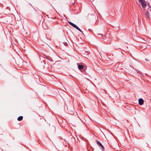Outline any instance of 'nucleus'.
Here are the masks:
<instances>
[{"instance_id": "f257e3e1", "label": "nucleus", "mask_w": 151, "mask_h": 151, "mask_svg": "<svg viewBox=\"0 0 151 151\" xmlns=\"http://www.w3.org/2000/svg\"><path fill=\"white\" fill-rule=\"evenodd\" d=\"M151 8L148 6L146 7L143 9V10L145 14V15L148 17L150 16V14L151 12Z\"/></svg>"}, {"instance_id": "f03ea898", "label": "nucleus", "mask_w": 151, "mask_h": 151, "mask_svg": "<svg viewBox=\"0 0 151 151\" xmlns=\"http://www.w3.org/2000/svg\"><path fill=\"white\" fill-rule=\"evenodd\" d=\"M139 3L141 4L143 9L147 7L148 5H147L146 3L144 0H138Z\"/></svg>"}, {"instance_id": "7ed1b4c3", "label": "nucleus", "mask_w": 151, "mask_h": 151, "mask_svg": "<svg viewBox=\"0 0 151 151\" xmlns=\"http://www.w3.org/2000/svg\"><path fill=\"white\" fill-rule=\"evenodd\" d=\"M71 105L72 108L71 109H69V110H68V111L69 114L73 115L74 113L73 111V110H74L73 108V105L71 104Z\"/></svg>"}, {"instance_id": "20e7f679", "label": "nucleus", "mask_w": 151, "mask_h": 151, "mask_svg": "<svg viewBox=\"0 0 151 151\" xmlns=\"http://www.w3.org/2000/svg\"><path fill=\"white\" fill-rule=\"evenodd\" d=\"M144 101L141 98L139 99V105H141L143 104Z\"/></svg>"}, {"instance_id": "39448f33", "label": "nucleus", "mask_w": 151, "mask_h": 151, "mask_svg": "<svg viewBox=\"0 0 151 151\" xmlns=\"http://www.w3.org/2000/svg\"><path fill=\"white\" fill-rule=\"evenodd\" d=\"M78 68L79 70L82 69L83 68V66L82 65H79V63L77 64Z\"/></svg>"}, {"instance_id": "423d86ee", "label": "nucleus", "mask_w": 151, "mask_h": 151, "mask_svg": "<svg viewBox=\"0 0 151 151\" xmlns=\"http://www.w3.org/2000/svg\"><path fill=\"white\" fill-rule=\"evenodd\" d=\"M42 27H43V28L44 29H48V28H49V27H48L47 25L46 24H45V23L44 24H43Z\"/></svg>"}, {"instance_id": "0eeeda50", "label": "nucleus", "mask_w": 151, "mask_h": 151, "mask_svg": "<svg viewBox=\"0 0 151 151\" xmlns=\"http://www.w3.org/2000/svg\"><path fill=\"white\" fill-rule=\"evenodd\" d=\"M45 58L48 60L52 62L53 61V60H52V58L48 56H46Z\"/></svg>"}, {"instance_id": "6e6552de", "label": "nucleus", "mask_w": 151, "mask_h": 151, "mask_svg": "<svg viewBox=\"0 0 151 151\" xmlns=\"http://www.w3.org/2000/svg\"><path fill=\"white\" fill-rule=\"evenodd\" d=\"M68 23L71 26L73 27L74 28H76V24H75L69 21L68 22Z\"/></svg>"}, {"instance_id": "1a4fd4ad", "label": "nucleus", "mask_w": 151, "mask_h": 151, "mask_svg": "<svg viewBox=\"0 0 151 151\" xmlns=\"http://www.w3.org/2000/svg\"><path fill=\"white\" fill-rule=\"evenodd\" d=\"M76 29H77L78 30H79L80 32V34L83 35V33L82 31L81 30V29L76 25Z\"/></svg>"}, {"instance_id": "9d476101", "label": "nucleus", "mask_w": 151, "mask_h": 151, "mask_svg": "<svg viewBox=\"0 0 151 151\" xmlns=\"http://www.w3.org/2000/svg\"><path fill=\"white\" fill-rule=\"evenodd\" d=\"M23 117L22 116H20L18 117L17 118V120L19 121H21L23 119Z\"/></svg>"}, {"instance_id": "9b49d317", "label": "nucleus", "mask_w": 151, "mask_h": 151, "mask_svg": "<svg viewBox=\"0 0 151 151\" xmlns=\"http://www.w3.org/2000/svg\"><path fill=\"white\" fill-rule=\"evenodd\" d=\"M97 144L100 146L101 147H102V149H103L104 148L103 146L101 144V143L99 142V141H97Z\"/></svg>"}, {"instance_id": "f8f14e48", "label": "nucleus", "mask_w": 151, "mask_h": 151, "mask_svg": "<svg viewBox=\"0 0 151 151\" xmlns=\"http://www.w3.org/2000/svg\"><path fill=\"white\" fill-rule=\"evenodd\" d=\"M46 16L47 17H48V21L49 22H52V21L51 20H50V19H54V18H50V17H49L48 16V15H46Z\"/></svg>"}, {"instance_id": "ddd939ff", "label": "nucleus", "mask_w": 151, "mask_h": 151, "mask_svg": "<svg viewBox=\"0 0 151 151\" xmlns=\"http://www.w3.org/2000/svg\"><path fill=\"white\" fill-rule=\"evenodd\" d=\"M63 43L64 45L65 46H67L68 45V43L66 42H63Z\"/></svg>"}, {"instance_id": "4468645a", "label": "nucleus", "mask_w": 151, "mask_h": 151, "mask_svg": "<svg viewBox=\"0 0 151 151\" xmlns=\"http://www.w3.org/2000/svg\"><path fill=\"white\" fill-rule=\"evenodd\" d=\"M70 137L71 138H72V137H73V138H74V139L75 141H76V139H75V138L72 135H70Z\"/></svg>"}, {"instance_id": "2eb2a0df", "label": "nucleus", "mask_w": 151, "mask_h": 151, "mask_svg": "<svg viewBox=\"0 0 151 151\" xmlns=\"http://www.w3.org/2000/svg\"><path fill=\"white\" fill-rule=\"evenodd\" d=\"M33 9H34V10L35 11H36V12H37V10L36 9V8H35L34 7H33ZM37 9H38L37 8Z\"/></svg>"}, {"instance_id": "dca6fc26", "label": "nucleus", "mask_w": 151, "mask_h": 151, "mask_svg": "<svg viewBox=\"0 0 151 151\" xmlns=\"http://www.w3.org/2000/svg\"><path fill=\"white\" fill-rule=\"evenodd\" d=\"M141 41L143 42L144 43H145V42L144 41H145V40H142Z\"/></svg>"}, {"instance_id": "f3484780", "label": "nucleus", "mask_w": 151, "mask_h": 151, "mask_svg": "<svg viewBox=\"0 0 151 151\" xmlns=\"http://www.w3.org/2000/svg\"><path fill=\"white\" fill-rule=\"evenodd\" d=\"M29 4L32 7H33L34 6H32V5L30 3H29Z\"/></svg>"}, {"instance_id": "a211bd4d", "label": "nucleus", "mask_w": 151, "mask_h": 151, "mask_svg": "<svg viewBox=\"0 0 151 151\" xmlns=\"http://www.w3.org/2000/svg\"><path fill=\"white\" fill-rule=\"evenodd\" d=\"M9 8V7H6V9H8Z\"/></svg>"}, {"instance_id": "6ab92c4d", "label": "nucleus", "mask_w": 151, "mask_h": 151, "mask_svg": "<svg viewBox=\"0 0 151 151\" xmlns=\"http://www.w3.org/2000/svg\"><path fill=\"white\" fill-rule=\"evenodd\" d=\"M60 139H63L61 137H60Z\"/></svg>"}, {"instance_id": "aec40b11", "label": "nucleus", "mask_w": 151, "mask_h": 151, "mask_svg": "<svg viewBox=\"0 0 151 151\" xmlns=\"http://www.w3.org/2000/svg\"><path fill=\"white\" fill-rule=\"evenodd\" d=\"M74 2H75V1H74ZM74 4H75V2H74V3H73V4L74 5Z\"/></svg>"}, {"instance_id": "412c9836", "label": "nucleus", "mask_w": 151, "mask_h": 151, "mask_svg": "<svg viewBox=\"0 0 151 151\" xmlns=\"http://www.w3.org/2000/svg\"><path fill=\"white\" fill-rule=\"evenodd\" d=\"M64 141H65V142H66V140H65V139H64Z\"/></svg>"}, {"instance_id": "4be33fe9", "label": "nucleus", "mask_w": 151, "mask_h": 151, "mask_svg": "<svg viewBox=\"0 0 151 151\" xmlns=\"http://www.w3.org/2000/svg\"><path fill=\"white\" fill-rule=\"evenodd\" d=\"M99 35H101V36H102V35L101 34H99Z\"/></svg>"}, {"instance_id": "5701e85b", "label": "nucleus", "mask_w": 151, "mask_h": 151, "mask_svg": "<svg viewBox=\"0 0 151 151\" xmlns=\"http://www.w3.org/2000/svg\"><path fill=\"white\" fill-rule=\"evenodd\" d=\"M66 106L67 108H68V106Z\"/></svg>"}]
</instances>
